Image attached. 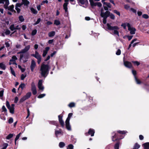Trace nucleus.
<instances>
[{
    "instance_id": "obj_22",
    "label": "nucleus",
    "mask_w": 149,
    "mask_h": 149,
    "mask_svg": "<svg viewBox=\"0 0 149 149\" xmlns=\"http://www.w3.org/2000/svg\"><path fill=\"white\" fill-rule=\"evenodd\" d=\"M65 125L67 129L69 130H71V127L70 126V125L69 122H67V121H65Z\"/></svg>"
},
{
    "instance_id": "obj_19",
    "label": "nucleus",
    "mask_w": 149,
    "mask_h": 149,
    "mask_svg": "<svg viewBox=\"0 0 149 149\" xmlns=\"http://www.w3.org/2000/svg\"><path fill=\"white\" fill-rule=\"evenodd\" d=\"M14 6L13 5H12L11 6H7V8H6V10H10L11 12H15V11L14 9Z\"/></svg>"
},
{
    "instance_id": "obj_23",
    "label": "nucleus",
    "mask_w": 149,
    "mask_h": 149,
    "mask_svg": "<svg viewBox=\"0 0 149 149\" xmlns=\"http://www.w3.org/2000/svg\"><path fill=\"white\" fill-rule=\"evenodd\" d=\"M91 5L92 6H97V2H94L93 0H89Z\"/></svg>"
},
{
    "instance_id": "obj_18",
    "label": "nucleus",
    "mask_w": 149,
    "mask_h": 149,
    "mask_svg": "<svg viewBox=\"0 0 149 149\" xmlns=\"http://www.w3.org/2000/svg\"><path fill=\"white\" fill-rule=\"evenodd\" d=\"M58 120L60 124L62 127H63L64 125V122L62 119V117L59 115L58 116Z\"/></svg>"
},
{
    "instance_id": "obj_28",
    "label": "nucleus",
    "mask_w": 149,
    "mask_h": 149,
    "mask_svg": "<svg viewBox=\"0 0 149 149\" xmlns=\"http://www.w3.org/2000/svg\"><path fill=\"white\" fill-rule=\"evenodd\" d=\"M143 145L144 149H149V142L145 143Z\"/></svg>"
},
{
    "instance_id": "obj_8",
    "label": "nucleus",
    "mask_w": 149,
    "mask_h": 149,
    "mask_svg": "<svg viewBox=\"0 0 149 149\" xmlns=\"http://www.w3.org/2000/svg\"><path fill=\"white\" fill-rule=\"evenodd\" d=\"M78 3L79 4V5L81 6V5H85V6H83V7L85 8L87 6L88 1V0H77Z\"/></svg>"
},
{
    "instance_id": "obj_63",
    "label": "nucleus",
    "mask_w": 149,
    "mask_h": 149,
    "mask_svg": "<svg viewBox=\"0 0 149 149\" xmlns=\"http://www.w3.org/2000/svg\"><path fill=\"white\" fill-rule=\"evenodd\" d=\"M132 62L134 63V64L136 65L137 66L139 65L140 64V63L137 61H132Z\"/></svg>"
},
{
    "instance_id": "obj_39",
    "label": "nucleus",
    "mask_w": 149,
    "mask_h": 149,
    "mask_svg": "<svg viewBox=\"0 0 149 149\" xmlns=\"http://www.w3.org/2000/svg\"><path fill=\"white\" fill-rule=\"evenodd\" d=\"M19 20L21 22H23L24 21V19L22 15L20 16L19 17Z\"/></svg>"
},
{
    "instance_id": "obj_53",
    "label": "nucleus",
    "mask_w": 149,
    "mask_h": 149,
    "mask_svg": "<svg viewBox=\"0 0 149 149\" xmlns=\"http://www.w3.org/2000/svg\"><path fill=\"white\" fill-rule=\"evenodd\" d=\"M26 75H24L23 74H22L21 76V78L22 80H23L26 77Z\"/></svg>"
},
{
    "instance_id": "obj_43",
    "label": "nucleus",
    "mask_w": 149,
    "mask_h": 149,
    "mask_svg": "<svg viewBox=\"0 0 149 149\" xmlns=\"http://www.w3.org/2000/svg\"><path fill=\"white\" fill-rule=\"evenodd\" d=\"M25 84H24V83L21 84L19 86L18 89L19 88H21L22 90L25 87Z\"/></svg>"
},
{
    "instance_id": "obj_33",
    "label": "nucleus",
    "mask_w": 149,
    "mask_h": 149,
    "mask_svg": "<svg viewBox=\"0 0 149 149\" xmlns=\"http://www.w3.org/2000/svg\"><path fill=\"white\" fill-rule=\"evenodd\" d=\"M4 32L5 35H9L10 33V31L8 29H6L5 30Z\"/></svg>"
},
{
    "instance_id": "obj_3",
    "label": "nucleus",
    "mask_w": 149,
    "mask_h": 149,
    "mask_svg": "<svg viewBox=\"0 0 149 149\" xmlns=\"http://www.w3.org/2000/svg\"><path fill=\"white\" fill-rule=\"evenodd\" d=\"M20 60H22L23 63L26 62L28 61V59L29 58V55L28 54H20Z\"/></svg>"
},
{
    "instance_id": "obj_21",
    "label": "nucleus",
    "mask_w": 149,
    "mask_h": 149,
    "mask_svg": "<svg viewBox=\"0 0 149 149\" xmlns=\"http://www.w3.org/2000/svg\"><path fill=\"white\" fill-rule=\"evenodd\" d=\"M95 133L94 130L93 129H90L88 132V134L89 135H91V136H93L94 135Z\"/></svg>"
},
{
    "instance_id": "obj_47",
    "label": "nucleus",
    "mask_w": 149,
    "mask_h": 149,
    "mask_svg": "<svg viewBox=\"0 0 149 149\" xmlns=\"http://www.w3.org/2000/svg\"><path fill=\"white\" fill-rule=\"evenodd\" d=\"M54 24L56 25H58L60 24V22L58 20H54Z\"/></svg>"
},
{
    "instance_id": "obj_34",
    "label": "nucleus",
    "mask_w": 149,
    "mask_h": 149,
    "mask_svg": "<svg viewBox=\"0 0 149 149\" xmlns=\"http://www.w3.org/2000/svg\"><path fill=\"white\" fill-rule=\"evenodd\" d=\"M49 123L51 124H52L56 126H57V123L56 121H49Z\"/></svg>"
},
{
    "instance_id": "obj_29",
    "label": "nucleus",
    "mask_w": 149,
    "mask_h": 149,
    "mask_svg": "<svg viewBox=\"0 0 149 149\" xmlns=\"http://www.w3.org/2000/svg\"><path fill=\"white\" fill-rule=\"evenodd\" d=\"M72 115V113H69L68 115V118H67L66 121H67V122H69L70 119V118L71 117Z\"/></svg>"
},
{
    "instance_id": "obj_61",
    "label": "nucleus",
    "mask_w": 149,
    "mask_h": 149,
    "mask_svg": "<svg viewBox=\"0 0 149 149\" xmlns=\"http://www.w3.org/2000/svg\"><path fill=\"white\" fill-rule=\"evenodd\" d=\"M6 106L8 108H9L11 107L10 106L9 103L8 101L6 102Z\"/></svg>"
},
{
    "instance_id": "obj_40",
    "label": "nucleus",
    "mask_w": 149,
    "mask_h": 149,
    "mask_svg": "<svg viewBox=\"0 0 149 149\" xmlns=\"http://www.w3.org/2000/svg\"><path fill=\"white\" fill-rule=\"evenodd\" d=\"M65 146V144L63 142H60L59 144V147L61 148H63Z\"/></svg>"
},
{
    "instance_id": "obj_20",
    "label": "nucleus",
    "mask_w": 149,
    "mask_h": 149,
    "mask_svg": "<svg viewBox=\"0 0 149 149\" xmlns=\"http://www.w3.org/2000/svg\"><path fill=\"white\" fill-rule=\"evenodd\" d=\"M49 49V47H47L45 48V49L43 51V53L42 54V56L43 57H44L46 56Z\"/></svg>"
},
{
    "instance_id": "obj_42",
    "label": "nucleus",
    "mask_w": 149,
    "mask_h": 149,
    "mask_svg": "<svg viewBox=\"0 0 149 149\" xmlns=\"http://www.w3.org/2000/svg\"><path fill=\"white\" fill-rule=\"evenodd\" d=\"M31 10L33 14H36L38 13L37 11L33 8H31Z\"/></svg>"
},
{
    "instance_id": "obj_45",
    "label": "nucleus",
    "mask_w": 149,
    "mask_h": 149,
    "mask_svg": "<svg viewBox=\"0 0 149 149\" xmlns=\"http://www.w3.org/2000/svg\"><path fill=\"white\" fill-rule=\"evenodd\" d=\"M10 112L12 113H13L14 112V107H11L10 108H8Z\"/></svg>"
},
{
    "instance_id": "obj_41",
    "label": "nucleus",
    "mask_w": 149,
    "mask_h": 149,
    "mask_svg": "<svg viewBox=\"0 0 149 149\" xmlns=\"http://www.w3.org/2000/svg\"><path fill=\"white\" fill-rule=\"evenodd\" d=\"M120 143L118 142L115 144L114 146V149H119Z\"/></svg>"
},
{
    "instance_id": "obj_2",
    "label": "nucleus",
    "mask_w": 149,
    "mask_h": 149,
    "mask_svg": "<svg viewBox=\"0 0 149 149\" xmlns=\"http://www.w3.org/2000/svg\"><path fill=\"white\" fill-rule=\"evenodd\" d=\"M107 29L109 30H114V34L117 35L118 36H119V32L117 31V30H118L119 28L118 26H111L108 23H107Z\"/></svg>"
},
{
    "instance_id": "obj_49",
    "label": "nucleus",
    "mask_w": 149,
    "mask_h": 149,
    "mask_svg": "<svg viewBox=\"0 0 149 149\" xmlns=\"http://www.w3.org/2000/svg\"><path fill=\"white\" fill-rule=\"evenodd\" d=\"M8 146V144L7 143H4L3 145V148H2L3 149H6Z\"/></svg>"
},
{
    "instance_id": "obj_36",
    "label": "nucleus",
    "mask_w": 149,
    "mask_h": 149,
    "mask_svg": "<svg viewBox=\"0 0 149 149\" xmlns=\"http://www.w3.org/2000/svg\"><path fill=\"white\" fill-rule=\"evenodd\" d=\"M137 40L136 39H134L131 42V43L129 45L128 49H129L131 47L132 44H133V43Z\"/></svg>"
},
{
    "instance_id": "obj_55",
    "label": "nucleus",
    "mask_w": 149,
    "mask_h": 149,
    "mask_svg": "<svg viewBox=\"0 0 149 149\" xmlns=\"http://www.w3.org/2000/svg\"><path fill=\"white\" fill-rule=\"evenodd\" d=\"M40 21H41L40 19V18H38V19L37 21L33 25H36L38 24H39L40 23Z\"/></svg>"
},
{
    "instance_id": "obj_50",
    "label": "nucleus",
    "mask_w": 149,
    "mask_h": 149,
    "mask_svg": "<svg viewBox=\"0 0 149 149\" xmlns=\"http://www.w3.org/2000/svg\"><path fill=\"white\" fill-rule=\"evenodd\" d=\"M37 32V30L36 29H34L32 32L31 33V35L33 36L35 35H36Z\"/></svg>"
},
{
    "instance_id": "obj_38",
    "label": "nucleus",
    "mask_w": 149,
    "mask_h": 149,
    "mask_svg": "<svg viewBox=\"0 0 149 149\" xmlns=\"http://www.w3.org/2000/svg\"><path fill=\"white\" fill-rule=\"evenodd\" d=\"M13 136V134H10L6 136V139H9L10 138H12Z\"/></svg>"
},
{
    "instance_id": "obj_26",
    "label": "nucleus",
    "mask_w": 149,
    "mask_h": 149,
    "mask_svg": "<svg viewBox=\"0 0 149 149\" xmlns=\"http://www.w3.org/2000/svg\"><path fill=\"white\" fill-rule=\"evenodd\" d=\"M55 34V32L54 31H52L48 33V36L49 37L54 36Z\"/></svg>"
},
{
    "instance_id": "obj_56",
    "label": "nucleus",
    "mask_w": 149,
    "mask_h": 149,
    "mask_svg": "<svg viewBox=\"0 0 149 149\" xmlns=\"http://www.w3.org/2000/svg\"><path fill=\"white\" fill-rule=\"evenodd\" d=\"M125 8L127 10H130V6L128 5H124Z\"/></svg>"
},
{
    "instance_id": "obj_11",
    "label": "nucleus",
    "mask_w": 149,
    "mask_h": 149,
    "mask_svg": "<svg viewBox=\"0 0 149 149\" xmlns=\"http://www.w3.org/2000/svg\"><path fill=\"white\" fill-rule=\"evenodd\" d=\"M2 3L4 5V8L6 9L7 6L9 4V0H1L0 1V4Z\"/></svg>"
},
{
    "instance_id": "obj_31",
    "label": "nucleus",
    "mask_w": 149,
    "mask_h": 149,
    "mask_svg": "<svg viewBox=\"0 0 149 149\" xmlns=\"http://www.w3.org/2000/svg\"><path fill=\"white\" fill-rule=\"evenodd\" d=\"M21 134V133L20 132L16 136V137L15 139V145L16 144V141L19 139V138Z\"/></svg>"
},
{
    "instance_id": "obj_16",
    "label": "nucleus",
    "mask_w": 149,
    "mask_h": 149,
    "mask_svg": "<svg viewBox=\"0 0 149 149\" xmlns=\"http://www.w3.org/2000/svg\"><path fill=\"white\" fill-rule=\"evenodd\" d=\"M124 63L125 66L127 68H130L132 67V64L130 62L127 61H124Z\"/></svg>"
},
{
    "instance_id": "obj_10",
    "label": "nucleus",
    "mask_w": 149,
    "mask_h": 149,
    "mask_svg": "<svg viewBox=\"0 0 149 149\" xmlns=\"http://www.w3.org/2000/svg\"><path fill=\"white\" fill-rule=\"evenodd\" d=\"M31 90L33 95H35L37 94L36 88L34 82H33L31 84Z\"/></svg>"
},
{
    "instance_id": "obj_57",
    "label": "nucleus",
    "mask_w": 149,
    "mask_h": 149,
    "mask_svg": "<svg viewBox=\"0 0 149 149\" xmlns=\"http://www.w3.org/2000/svg\"><path fill=\"white\" fill-rule=\"evenodd\" d=\"M109 16H110V17L111 19H115V16L114 15H113V14H112V13L111 14L110 13V14Z\"/></svg>"
},
{
    "instance_id": "obj_60",
    "label": "nucleus",
    "mask_w": 149,
    "mask_h": 149,
    "mask_svg": "<svg viewBox=\"0 0 149 149\" xmlns=\"http://www.w3.org/2000/svg\"><path fill=\"white\" fill-rule=\"evenodd\" d=\"M113 11L114 13L116 14L117 15H119V16L120 15V12L117 11V10H113Z\"/></svg>"
},
{
    "instance_id": "obj_30",
    "label": "nucleus",
    "mask_w": 149,
    "mask_h": 149,
    "mask_svg": "<svg viewBox=\"0 0 149 149\" xmlns=\"http://www.w3.org/2000/svg\"><path fill=\"white\" fill-rule=\"evenodd\" d=\"M9 29L11 31H13L16 30V28L15 26V25L14 24L11 25L9 27Z\"/></svg>"
},
{
    "instance_id": "obj_62",
    "label": "nucleus",
    "mask_w": 149,
    "mask_h": 149,
    "mask_svg": "<svg viewBox=\"0 0 149 149\" xmlns=\"http://www.w3.org/2000/svg\"><path fill=\"white\" fill-rule=\"evenodd\" d=\"M121 54V51L120 49H118L117 51V52L116 53V54L117 55H120Z\"/></svg>"
},
{
    "instance_id": "obj_7",
    "label": "nucleus",
    "mask_w": 149,
    "mask_h": 149,
    "mask_svg": "<svg viewBox=\"0 0 149 149\" xmlns=\"http://www.w3.org/2000/svg\"><path fill=\"white\" fill-rule=\"evenodd\" d=\"M127 26L128 27V29L130 31V33L131 35H134L135 34L136 29L134 28L131 27V25L129 23H127Z\"/></svg>"
},
{
    "instance_id": "obj_51",
    "label": "nucleus",
    "mask_w": 149,
    "mask_h": 149,
    "mask_svg": "<svg viewBox=\"0 0 149 149\" xmlns=\"http://www.w3.org/2000/svg\"><path fill=\"white\" fill-rule=\"evenodd\" d=\"M46 95L45 94H42L40 95L38 97L39 98H42L45 97Z\"/></svg>"
},
{
    "instance_id": "obj_59",
    "label": "nucleus",
    "mask_w": 149,
    "mask_h": 149,
    "mask_svg": "<svg viewBox=\"0 0 149 149\" xmlns=\"http://www.w3.org/2000/svg\"><path fill=\"white\" fill-rule=\"evenodd\" d=\"M142 17L143 18L145 19H148L149 17L146 14H143L142 15Z\"/></svg>"
},
{
    "instance_id": "obj_48",
    "label": "nucleus",
    "mask_w": 149,
    "mask_h": 149,
    "mask_svg": "<svg viewBox=\"0 0 149 149\" xmlns=\"http://www.w3.org/2000/svg\"><path fill=\"white\" fill-rule=\"evenodd\" d=\"M135 79L136 83L138 84H140L141 83V81L139 80L138 79L136 76H135Z\"/></svg>"
},
{
    "instance_id": "obj_15",
    "label": "nucleus",
    "mask_w": 149,
    "mask_h": 149,
    "mask_svg": "<svg viewBox=\"0 0 149 149\" xmlns=\"http://www.w3.org/2000/svg\"><path fill=\"white\" fill-rule=\"evenodd\" d=\"M22 5V3H17L15 5V9L17 11L18 13H20V9L19 8Z\"/></svg>"
},
{
    "instance_id": "obj_46",
    "label": "nucleus",
    "mask_w": 149,
    "mask_h": 149,
    "mask_svg": "<svg viewBox=\"0 0 149 149\" xmlns=\"http://www.w3.org/2000/svg\"><path fill=\"white\" fill-rule=\"evenodd\" d=\"M103 4L104 5H105L108 8H111V5L109 3L104 2V3H103Z\"/></svg>"
},
{
    "instance_id": "obj_5",
    "label": "nucleus",
    "mask_w": 149,
    "mask_h": 149,
    "mask_svg": "<svg viewBox=\"0 0 149 149\" xmlns=\"http://www.w3.org/2000/svg\"><path fill=\"white\" fill-rule=\"evenodd\" d=\"M110 12L108 11L104 12V10L103 8H102L101 10L100 15L102 17L107 18L109 16Z\"/></svg>"
},
{
    "instance_id": "obj_64",
    "label": "nucleus",
    "mask_w": 149,
    "mask_h": 149,
    "mask_svg": "<svg viewBox=\"0 0 149 149\" xmlns=\"http://www.w3.org/2000/svg\"><path fill=\"white\" fill-rule=\"evenodd\" d=\"M5 45L6 46L7 48L9 47L10 45L9 43L7 42H5Z\"/></svg>"
},
{
    "instance_id": "obj_44",
    "label": "nucleus",
    "mask_w": 149,
    "mask_h": 149,
    "mask_svg": "<svg viewBox=\"0 0 149 149\" xmlns=\"http://www.w3.org/2000/svg\"><path fill=\"white\" fill-rule=\"evenodd\" d=\"M10 69L11 71V72L12 74L14 75V76H15V72L14 71L13 68H12L11 67H10Z\"/></svg>"
},
{
    "instance_id": "obj_27",
    "label": "nucleus",
    "mask_w": 149,
    "mask_h": 149,
    "mask_svg": "<svg viewBox=\"0 0 149 149\" xmlns=\"http://www.w3.org/2000/svg\"><path fill=\"white\" fill-rule=\"evenodd\" d=\"M4 92V89L0 88V97H1V99H2V97L3 96Z\"/></svg>"
},
{
    "instance_id": "obj_58",
    "label": "nucleus",
    "mask_w": 149,
    "mask_h": 149,
    "mask_svg": "<svg viewBox=\"0 0 149 149\" xmlns=\"http://www.w3.org/2000/svg\"><path fill=\"white\" fill-rule=\"evenodd\" d=\"M13 118H10L8 120V122L9 123L11 124L13 123Z\"/></svg>"
},
{
    "instance_id": "obj_25",
    "label": "nucleus",
    "mask_w": 149,
    "mask_h": 149,
    "mask_svg": "<svg viewBox=\"0 0 149 149\" xmlns=\"http://www.w3.org/2000/svg\"><path fill=\"white\" fill-rule=\"evenodd\" d=\"M0 68L3 70L6 69V66L3 63H0Z\"/></svg>"
},
{
    "instance_id": "obj_1",
    "label": "nucleus",
    "mask_w": 149,
    "mask_h": 149,
    "mask_svg": "<svg viewBox=\"0 0 149 149\" xmlns=\"http://www.w3.org/2000/svg\"><path fill=\"white\" fill-rule=\"evenodd\" d=\"M50 68L48 65L42 64L40 69V74L41 75L45 77L49 73Z\"/></svg>"
},
{
    "instance_id": "obj_9",
    "label": "nucleus",
    "mask_w": 149,
    "mask_h": 149,
    "mask_svg": "<svg viewBox=\"0 0 149 149\" xmlns=\"http://www.w3.org/2000/svg\"><path fill=\"white\" fill-rule=\"evenodd\" d=\"M30 45H28L26 46L24 49H22L20 52H18L17 54H24L28 52L30 49Z\"/></svg>"
},
{
    "instance_id": "obj_14",
    "label": "nucleus",
    "mask_w": 149,
    "mask_h": 149,
    "mask_svg": "<svg viewBox=\"0 0 149 149\" xmlns=\"http://www.w3.org/2000/svg\"><path fill=\"white\" fill-rule=\"evenodd\" d=\"M69 1V0H65V3L63 5V8L66 13L68 12L67 6Z\"/></svg>"
},
{
    "instance_id": "obj_54",
    "label": "nucleus",
    "mask_w": 149,
    "mask_h": 149,
    "mask_svg": "<svg viewBox=\"0 0 149 149\" xmlns=\"http://www.w3.org/2000/svg\"><path fill=\"white\" fill-rule=\"evenodd\" d=\"M118 133L120 134H125L127 132L125 131H122L119 130V131H118Z\"/></svg>"
},
{
    "instance_id": "obj_35",
    "label": "nucleus",
    "mask_w": 149,
    "mask_h": 149,
    "mask_svg": "<svg viewBox=\"0 0 149 149\" xmlns=\"http://www.w3.org/2000/svg\"><path fill=\"white\" fill-rule=\"evenodd\" d=\"M140 147V146L137 143H136L133 149H138Z\"/></svg>"
},
{
    "instance_id": "obj_6",
    "label": "nucleus",
    "mask_w": 149,
    "mask_h": 149,
    "mask_svg": "<svg viewBox=\"0 0 149 149\" xmlns=\"http://www.w3.org/2000/svg\"><path fill=\"white\" fill-rule=\"evenodd\" d=\"M31 95V92H29L27 93L26 94L22 97L20 100L19 102L22 103L24 101H25L27 99H29Z\"/></svg>"
},
{
    "instance_id": "obj_37",
    "label": "nucleus",
    "mask_w": 149,
    "mask_h": 149,
    "mask_svg": "<svg viewBox=\"0 0 149 149\" xmlns=\"http://www.w3.org/2000/svg\"><path fill=\"white\" fill-rule=\"evenodd\" d=\"M68 106L70 108L74 107L75 106V104L74 102H71L68 105Z\"/></svg>"
},
{
    "instance_id": "obj_32",
    "label": "nucleus",
    "mask_w": 149,
    "mask_h": 149,
    "mask_svg": "<svg viewBox=\"0 0 149 149\" xmlns=\"http://www.w3.org/2000/svg\"><path fill=\"white\" fill-rule=\"evenodd\" d=\"M17 59L16 56H13L12 57V59L10 60V62H12V61H15Z\"/></svg>"
},
{
    "instance_id": "obj_24",
    "label": "nucleus",
    "mask_w": 149,
    "mask_h": 149,
    "mask_svg": "<svg viewBox=\"0 0 149 149\" xmlns=\"http://www.w3.org/2000/svg\"><path fill=\"white\" fill-rule=\"evenodd\" d=\"M22 5L24 4L25 6H27L29 3V2L28 0H22Z\"/></svg>"
},
{
    "instance_id": "obj_4",
    "label": "nucleus",
    "mask_w": 149,
    "mask_h": 149,
    "mask_svg": "<svg viewBox=\"0 0 149 149\" xmlns=\"http://www.w3.org/2000/svg\"><path fill=\"white\" fill-rule=\"evenodd\" d=\"M31 56L34 57L37 59V62L38 64H39L40 63L41 61V56L37 51H36L35 52V54H31Z\"/></svg>"
},
{
    "instance_id": "obj_12",
    "label": "nucleus",
    "mask_w": 149,
    "mask_h": 149,
    "mask_svg": "<svg viewBox=\"0 0 149 149\" xmlns=\"http://www.w3.org/2000/svg\"><path fill=\"white\" fill-rule=\"evenodd\" d=\"M36 66V63L33 59L31 60V64L30 65V68L31 72H33Z\"/></svg>"
},
{
    "instance_id": "obj_52",
    "label": "nucleus",
    "mask_w": 149,
    "mask_h": 149,
    "mask_svg": "<svg viewBox=\"0 0 149 149\" xmlns=\"http://www.w3.org/2000/svg\"><path fill=\"white\" fill-rule=\"evenodd\" d=\"M73 146L72 144L69 145L67 147V149H73Z\"/></svg>"
},
{
    "instance_id": "obj_13",
    "label": "nucleus",
    "mask_w": 149,
    "mask_h": 149,
    "mask_svg": "<svg viewBox=\"0 0 149 149\" xmlns=\"http://www.w3.org/2000/svg\"><path fill=\"white\" fill-rule=\"evenodd\" d=\"M42 80H40L39 81L38 84V87L40 90H42L43 91L44 90V87L42 85Z\"/></svg>"
},
{
    "instance_id": "obj_17",
    "label": "nucleus",
    "mask_w": 149,
    "mask_h": 149,
    "mask_svg": "<svg viewBox=\"0 0 149 149\" xmlns=\"http://www.w3.org/2000/svg\"><path fill=\"white\" fill-rule=\"evenodd\" d=\"M55 134L57 138L58 137V135L59 134H61L62 135H63V133L62 132V130L61 129H60L58 130H55Z\"/></svg>"
}]
</instances>
